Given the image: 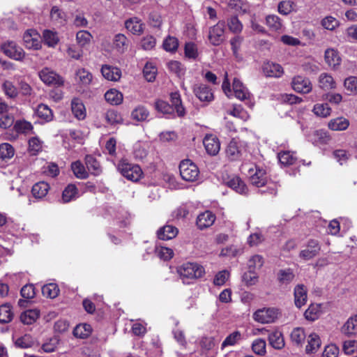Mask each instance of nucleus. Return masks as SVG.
<instances>
[{"label":"nucleus","instance_id":"1","mask_svg":"<svg viewBox=\"0 0 357 357\" xmlns=\"http://www.w3.org/2000/svg\"><path fill=\"white\" fill-rule=\"evenodd\" d=\"M176 273L183 284H190L201 277V268L197 263L186 262L176 268Z\"/></svg>","mask_w":357,"mask_h":357},{"label":"nucleus","instance_id":"2","mask_svg":"<svg viewBox=\"0 0 357 357\" xmlns=\"http://www.w3.org/2000/svg\"><path fill=\"white\" fill-rule=\"evenodd\" d=\"M241 171L246 173L252 185L259 188L267 183L266 172L255 165L243 164Z\"/></svg>","mask_w":357,"mask_h":357},{"label":"nucleus","instance_id":"3","mask_svg":"<svg viewBox=\"0 0 357 357\" xmlns=\"http://www.w3.org/2000/svg\"><path fill=\"white\" fill-rule=\"evenodd\" d=\"M117 169L123 176L133 182L138 181L143 175L139 165L130 163L126 160H121L118 164Z\"/></svg>","mask_w":357,"mask_h":357},{"label":"nucleus","instance_id":"4","mask_svg":"<svg viewBox=\"0 0 357 357\" xmlns=\"http://www.w3.org/2000/svg\"><path fill=\"white\" fill-rule=\"evenodd\" d=\"M40 79L47 86H61L64 84L63 78L52 69L45 67L38 71Z\"/></svg>","mask_w":357,"mask_h":357},{"label":"nucleus","instance_id":"5","mask_svg":"<svg viewBox=\"0 0 357 357\" xmlns=\"http://www.w3.org/2000/svg\"><path fill=\"white\" fill-rule=\"evenodd\" d=\"M180 174L186 181H195L199 176V169L190 160H184L179 165Z\"/></svg>","mask_w":357,"mask_h":357},{"label":"nucleus","instance_id":"6","mask_svg":"<svg viewBox=\"0 0 357 357\" xmlns=\"http://www.w3.org/2000/svg\"><path fill=\"white\" fill-rule=\"evenodd\" d=\"M280 314L279 310L275 307L263 308L257 310L254 314V319L261 324L274 322Z\"/></svg>","mask_w":357,"mask_h":357},{"label":"nucleus","instance_id":"7","mask_svg":"<svg viewBox=\"0 0 357 357\" xmlns=\"http://www.w3.org/2000/svg\"><path fill=\"white\" fill-rule=\"evenodd\" d=\"M246 150L243 142L233 139L226 149V155L229 160L235 161L240 160L245 153Z\"/></svg>","mask_w":357,"mask_h":357},{"label":"nucleus","instance_id":"8","mask_svg":"<svg viewBox=\"0 0 357 357\" xmlns=\"http://www.w3.org/2000/svg\"><path fill=\"white\" fill-rule=\"evenodd\" d=\"M1 49L5 55L16 61H22L25 56L23 49L14 41L4 43L1 45Z\"/></svg>","mask_w":357,"mask_h":357},{"label":"nucleus","instance_id":"9","mask_svg":"<svg viewBox=\"0 0 357 357\" xmlns=\"http://www.w3.org/2000/svg\"><path fill=\"white\" fill-rule=\"evenodd\" d=\"M23 41L27 49L39 50L41 47L40 36L34 29H29L24 33Z\"/></svg>","mask_w":357,"mask_h":357},{"label":"nucleus","instance_id":"10","mask_svg":"<svg viewBox=\"0 0 357 357\" xmlns=\"http://www.w3.org/2000/svg\"><path fill=\"white\" fill-rule=\"evenodd\" d=\"M225 22H219L209 30L208 40L213 45H219L224 40Z\"/></svg>","mask_w":357,"mask_h":357},{"label":"nucleus","instance_id":"11","mask_svg":"<svg viewBox=\"0 0 357 357\" xmlns=\"http://www.w3.org/2000/svg\"><path fill=\"white\" fill-rule=\"evenodd\" d=\"M206 153L210 155H216L220 149V142L216 135H206L202 140Z\"/></svg>","mask_w":357,"mask_h":357},{"label":"nucleus","instance_id":"12","mask_svg":"<svg viewBox=\"0 0 357 357\" xmlns=\"http://www.w3.org/2000/svg\"><path fill=\"white\" fill-rule=\"evenodd\" d=\"M293 89L302 93H309L312 89V85L310 80L300 75L296 76L291 81Z\"/></svg>","mask_w":357,"mask_h":357},{"label":"nucleus","instance_id":"13","mask_svg":"<svg viewBox=\"0 0 357 357\" xmlns=\"http://www.w3.org/2000/svg\"><path fill=\"white\" fill-rule=\"evenodd\" d=\"M321 250V247L316 240H310L307 248L300 252V257L305 260H309L316 257Z\"/></svg>","mask_w":357,"mask_h":357},{"label":"nucleus","instance_id":"14","mask_svg":"<svg viewBox=\"0 0 357 357\" xmlns=\"http://www.w3.org/2000/svg\"><path fill=\"white\" fill-rule=\"evenodd\" d=\"M226 185L241 195H247L248 189L241 178L237 176L229 177L225 181Z\"/></svg>","mask_w":357,"mask_h":357},{"label":"nucleus","instance_id":"15","mask_svg":"<svg viewBox=\"0 0 357 357\" xmlns=\"http://www.w3.org/2000/svg\"><path fill=\"white\" fill-rule=\"evenodd\" d=\"M232 88L236 98L240 100H250L251 94L238 78L233 80Z\"/></svg>","mask_w":357,"mask_h":357},{"label":"nucleus","instance_id":"16","mask_svg":"<svg viewBox=\"0 0 357 357\" xmlns=\"http://www.w3.org/2000/svg\"><path fill=\"white\" fill-rule=\"evenodd\" d=\"M125 26L128 31L134 35L139 36L144 32V24L137 17H130L125 22Z\"/></svg>","mask_w":357,"mask_h":357},{"label":"nucleus","instance_id":"17","mask_svg":"<svg viewBox=\"0 0 357 357\" xmlns=\"http://www.w3.org/2000/svg\"><path fill=\"white\" fill-rule=\"evenodd\" d=\"M262 68L264 73L267 77H280L284 73L282 67L280 64L273 62H265Z\"/></svg>","mask_w":357,"mask_h":357},{"label":"nucleus","instance_id":"18","mask_svg":"<svg viewBox=\"0 0 357 357\" xmlns=\"http://www.w3.org/2000/svg\"><path fill=\"white\" fill-rule=\"evenodd\" d=\"M178 233L177 227L171 225H166L157 231V236L160 240L167 241L175 238Z\"/></svg>","mask_w":357,"mask_h":357},{"label":"nucleus","instance_id":"19","mask_svg":"<svg viewBox=\"0 0 357 357\" xmlns=\"http://www.w3.org/2000/svg\"><path fill=\"white\" fill-rule=\"evenodd\" d=\"M130 41L128 38L122 33L116 34L113 39V48L120 54L124 53L128 48Z\"/></svg>","mask_w":357,"mask_h":357},{"label":"nucleus","instance_id":"20","mask_svg":"<svg viewBox=\"0 0 357 357\" xmlns=\"http://www.w3.org/2000/svg\"><path fill=\"white\" fill-rule=\"evenodd\" d=\"M102 76L109 81L116 82L121 76V70L116 67L103 65L101 68Z\"/></svg>","mask_w":357,"mask_h":357},{"label":"nucleus","instance_id":"21","mask_svg":"<svg viewBox=\"0 0 357 357\" xmlns=\"http://www.w3.org/2000/svg\"><path fill=\"white\" fill-rule=\"evenodd\" d=\"M307 289L303 284H298L294 288V303L297 307L301 308L307 301Z\"/></svg>","mask_w":357,"mask_h":357},{"label":"nucleus","instance_id":"22","mask_svg":"<svg viewBox=\"0 0 357 357\" xmlns=\"http://www.w3.org/2000/svg\"><path fill=\"white\" fill-rule=\"evenodd\" d=\"M268 340L270 345L275 349L280 350L285 345L282 333L279 331L270 332Z\"/></svg>","mask_w":357,"mask_h":357},{"label":"nucleus","instance_id":"23","mask_svg":"<svg viewBox=\"0 0 357 357\" xmlns=\"http://www.w3.org/2000/svg\"><path fill=\"white\" fill-rule=\"evenodd\" d=\"M341 331L347 336L357 334V314L349 317L342 327Z\"/></svg>","mask_w":357,"mask_h":357},{"label":"nucleus","instance_id":"24","mask_svg":"<svg viewBox=\"0 0 357 357\" xmlns=\"http://www.w3.org/2000/svg\"><path fill=\"white\" fill-rule=\"evenodd\" d=\"M72 112L79 120H83L86 117V109L82 102L78 98L73 99L71 102Z\"/></svg>","mask_w":357,"mask_h":357},{"label":"nucleus","instance_id":"25","mask_svg":"<svg viewBox=\"0 0 357 357\" xmlns=\"http://www.w3.org/2000/svg\"><path fill=\"white\" fill-rule=\"evenodd\" d=\"M321 342L318 335L315 333L310 334L307 338V344L305 347L307 354L316 353L321 347Z\"/></svg>","mask_w":357,"mask_h":357},{"label":"nucleus","instance_id":"26","mask_svg":"<svg viewBox=\"0 0 357 357\" xmlns=\"http://www.w3.org/2000/svg\"><path fill=\"white\" fill-rule=\"evenodd\" d=\"M50 189L49 184L46 182H38L32 187L31 192L36 199L45 197Z\"/></svg>","mask_w":357,"mask_h":357},{"label":"nucleus","instance_id":"27","mask_svg":"<svg viewBox=\"0 0 357 357\" xmlns=\"http://www.w3.org/2000/svg\"><path fill=\"white\" fill-rule=\"evenodd\" d=\"M85 163L89 172L91 174L98 176L101 173V166L93 156L91 155H86L85 158Z\"/></svg>","mask_w":357,"mask_h":357},{"label":"nucleus","instance_id":"28","mask_svg":"<svg viewBox=\"0 0 357 357\" xmlns=\"http://www.w3.org/2000/svg\"><path fill=\"white\" fill-rule=\"evenodd\" d=\"M325 61L331 67L335 68L340 63L341 59L336 50L334 49H327L325 51Z\"/></svg>","mask_w":357,"mask_h":357},{"label":"nucleus","instance_id":"29","mask_svg":"<svg viewBox=\"0 0 357 357\" xmlns=\"http://www.w3.org/2000/svg\"><path fill=\"white\" fill-rule=\"evenodd\" d=\"M321 304H311L304 313L305 318L310 321L317 320L321 314Z\"/></svg>","mask_w":357,"mask_h":357},{"label":"nucleus","instance_id":"30","mask_svg":"<svg viewBox=\"0 0 357 357\" xmlns=\"http://www.w3.org/2000/svg\"><path fill=\"white\" fill-rule=\"evenodd\" d=\"M227 114L238 118L244 121L250 119V115L241 105H234L232 108L227 110Z\"/></svg>","mask_w":357,"mask_h":357},{"label":"nucleus","instance_id":"31","mask_svg":"<svg viewBox=\"0 0 357 357\" xmlns=\"http://www.w3.org/2000/svg\"><path fill=\"white\" fill-rule=\"evenodd\" d=\"M319 86L326 91L334 89L335 87V82L331 75L323 73L319 77Z\"/></svg>","mask_w":357,"mask_h":357},{"label":"nucleus","instance_id":"32","mask_svg":"<svg viewBox=\"0 0 357 357\" xmlns=\"http://www.w3.org/2000/svg\"><path fill=\"white\" fill-rule=\"evenodd\" d=\"M40 316V311L38 309L28 310L20 315V320L24 324H31L34 323Z\"/></svg>","mask_w":357,"mask_h":357},{"label":"nucleus","instance_id":"33","mask_svg":"<svg viewBox=\"0 0 357 357\" xmlns=\"http://www.w3.org/2000/svg\"><path fill=\"white\" fill-rule=\"evenodd\" d=\"M105 98L110 104L118 105L123 101V94L118 90L112 89L105 93Z\"/></svg>","mask_w":357,"mask_h":357},{"label":"nucleus","instance_id":"34","mask_svg":"<svg viewBox=\"0 0 357 357\" xmlns=\"http://www.w3.org/2000/svg\"><path fill=\"white\" fill-rule=\"evenodd\" d=\"M78 197V191L76 186L73 184L68 185L62 192L61 200L63 203H68L74 200Z\"/></svg>","mask_w":357,"mask_h":357},{"label":"nucleus","instance_id":"35","mask_svg":"<svg viewBox=\"0 0 357 357\" xmlns=\"http://www.w3.org/2000/svg\"><path fill=\"white\" fill-rule=\"evenodd\" d=\"M349 126V121L344 117L331 119L328 123V128L332 130H344Z\"/></svg>","mask_w":357,"mask_h":357},{"label":"nucleus","instance_id":"36","mask_svg":"<svg viewBox=\"0 0 357 357\" xmlns=\"http://www.w3.org/2000/svg\"><path fill=\"white\" fill-rule=\"evenodd\" d=\"M280 162L285 166H289L295 163L297 160L296 153L291 151H282L278 155Z\"/></svg>","mask_w":357,"mask_h":357},{"label":"nucleus","instance_id":"37","mask_svg":"<svg viewBox=\"0 0 357 357\" xmlns=\"http://www.w3.org/2000/svg\"><path fill=\"white\" fill-rule=\"evenodd\" d=\"M35 112L38 117L45 121H50L52 119V112L51 109L45 104H40L37 107Z\"/></svg>","mask_w":357,"mask_h":357},{"label":"nucleus","instance_id":"38","mask_svg":"<svg viewBox=\"0 0 357 357\" xmlns=\"http://www.w3.org/2000/svg\"><path fill=\"white\" fill-rule=\"evenodd\" d=\"M171 102L174 110H176L178 116H183L185 114V109L181 104L180 94L178 92H173L170 94Z\"/></svg>","mask_w":357,"mask_h":357},{"label":"nucleus","instance_id":"39","mask_svg":"<svg viewBox=\"0 0 357 357\" xmlns=\"http://www.w3.org/2000/svg\"><path fill=\"white\" fill-rule=\"evenodd\" d=\"M149 116V112L144 106L142 105L136 107L131 113L132 119L137 121H146Z\"/></svg>","mask_w":357,"mask_h":357},{"label":"nucleus","instance_id":"40","mask_svg":"<svg viewBox=\"0 0 357 357\" xmlns=\"http://www.w3.org/2000/svg\"><path fill=\"white\" fill-rule=\"evenodd\" d=\"M15 131L22 134H31L33 129L32 124L26 120H18L14 125Z\"/></svg>","mask_w":357,"mask_h":357},{"label":"nucleus","instance_id":"41","mask_svg":"<svg viewBox=\"0 0 357 357\" xmlns=\"http://www.w3.org/2000/svg\"><path fill=\"white\" fill-rule=\"evenodd\" d=\"M71 169L74 175L78 178L84 179L88 177V172L79 160L73 162L71 164Z\"/></svg>","mask_w":357,"mask_h":357},{"label":"nucleus","instance_id":"42","mask_svg":"<svg viewBox=\"0 0 357 357\" xmlns=\"http://www.w3.org/2000/svg\"><path fill=\"white\" fill-rule=\"evenodd\" d=\"M178 47V40L176 37L168 36L162 43L163 49L168 52H176Z\"/></svg>","mask_w":357,"mask_h":357},{"label":"nucleus","instance_id":"43","mask_svg":"<svg viewBox=\"0 0 357 357\" xmlns=\"http://www.w3.org/2000/svg\"><path fill=\"white\" fill-rule=\"evenodd\" d=\"M43 40L48 47H54L58 44L59 38L56 32L45 30L43 31Z\"/></svg>","mask_w":357,"mask_h":357},{"label":"nucleus","instance_id":"44","mask_svg":"<svg viewBox=\"0 0 357 357\" xmlns=\"http://www.w3.org/2000/svg\"><path fill=\"white\" fill-rule=\"evenodd\" d=\"M188 213V210L185 206H179L172 211L170 215V221L177 222L183 220L187 217Z\"/></svg>","mask_w":357,"mask_h":357},{"label":"nucleus","instance_id":"45","mask_svg":"<svg viewBox=\"0 0 357 357\" xmlns=\"http://www.w3.org/2000/svg\"><path fill=\"white\" fill-rule=\"evenodd\" d=\"M294 273L290 268L281 269L278 273V280L282 284H289L294 278Z\"/></svg>","mask_w":357,"mask_h":357},{"label":"nucleus","instance_id":"46","mask_svg":"<svg viewBox=\"0 0 357 357\" xmlns=\"http://www.w3.org/2000/svg\"><path fill=\"white\" fill-rule=\"evenodd\" d=\"M59 292V289L57 284L54 283H50L44 285L42 287V294L47 298H56Z\"/></svg>","mask_w":357,"mask_h":357},{"label":"nucleus","instance_id":"47","mask_svg":"<svg viewBox=\"0 0 357 357\" xmlns=\"http://www.w3.org/2000/svg\"><path fill=\"white\" fill-rule=\"evenodd\" d=\"M91 333V327L89 324H83L77 325L73 330V335L79 338L87 337Z\"/></svg>","mask_w":357,"mask_h":357},{"label":"nucleus","instance_id":"48","mask_svg":"<svg viewBox=\"0 0 357 357\" xmlns=\"http://www.w3.org/2000/svg\"><path fill=\"white\" fill-rule=\"evenodd\" d=\"M291 341L297 344L301 345L303 343L306 335L305 333L304 329L300 327L295 328L291 333L290 335Z\"/></svg>","mask_w":357,"mask_h":357},{"label":"nucleus","instance_id":"49","mask_svg":"<svg viewBox=\"0 0 357 357\" xmlns=\"http://www.w3.org/2000/svg\"><path fill=\"white\" fill-rule=\"evenodd\" d=\"M13 314L8 304L0 306V323H8L13 319Z\"/></svg>","mask_w":357,"mask_h":357},{"label":"nucleus","instance_id":"50","mask_svg":"<svg viewBox=\"0 0 357 357\" xmlns=\"http://www.w3.org/2000/svg\"><path fill=\"white\" fill-rule=\"evenodd\" d=\"M155 253L160 259L167 261L173 257L174 252L171 248L157 245L155 247Z\"/></svg>","mask_w":357,"mask_h":357},{"label":"nucleus","instance_id":"51","mask_svg":"<svg viewBox=\"0 0 357 357\" xmlns=\"http://www.w3.org/2000/svg\"><path fill=\"white\" fill-rule=\"evenodd\" d=\"M76 79L82 85H89L92 80V75L84 68H80L76 72Z\"/></svg>","mask_w":357,"mask_h":357},{"label":"nucleus","instance_id":"52","mask_svg":"<svg viewBox=\"0 0 357 357\" xmlns=\"http://www.w3.org/2000/svg\"><path fill=\"white\" fill-rule=\"evenodd\" d=\"M2 89L5 95L10 98H15L18 96L17 89L10 81L6 80L2 84Z\"/></svg>","mask_w":357,"mask_h":357},{"label":"nucleus","instance_id":"53","mask_svg":"<svg viewBox=\"0 0 357 357\" xmlns=\"http://www.w3.org/2000/svg\"><path fill=\"white\" fill-rule=\"evenodd\" d=\"M15 150L13 146L8 143L0 144V158L6 160L13 157Z\"/></svg>","mask_w":357,"mask_h":357},{"label":"nucleus","instance_id":"54","mask_svg":"<svg viewBox=\"0 0 357 357\" xmlns=\"http://www.w3.org/2000/svg\"><path fill=\"white\" fill-rule=\"evenodd\" d=\"M155 108L158 112L167 115H172L174 112L173 106L162 100H156Z\"/></svg>","mask_w":357,"mask_h":357},{"label":"nucleus","instance_id":"55","mask_svg":"<svg viewBox=\"0 0 357 357\" xmlns=\"http://www.w3.org/2000/svg\"><path fill=\"white\" fill-rule=\"evenodd\" d=\"M143 73L148 82H153L155 79L157 68L152 63L148 62L144 67Z\"/></svg>","mask_w":357,"mask_h":357},{"label":"nucleus","instance_id":"56","mask_svg":"<svg viewBox=\"0 0 357 357\" xmlns=\"http://www.w3.org/2000/svg\"><path fill=\"white\" fill-rule=\"evenodd\" d=\"M312 111L317 116L327 117L331 114V109L327 103H321L316 104Z\"/></svg>","mask_w":357,"mask_h":357},{"label":"nucleus","instance_id":"57","mask_svg":"<svg viewBox=\"0 0 357 357\" xmlns=\"http://www.w3.org/2000/svg\"><path fill=\"white\" fill-rule=\"evenodd\" d=\"M15 344L16 347L26 349L32 347L34 344V340L30 335H24L20 337H18Z\"/></svg>","mask_w":357,"mask_h":357},{"label":"nucleus","instance_id":"58","mask_svg":"<svg viewBox=\"0 0 357 357\" xmlns=\"http://www.w3.org/2000/svg\"><path fill=\"white\" fill-rule=\"evenodd\" d=\"M43 142L38 137H33L29 140V151L31 155H36L42 150Z\"/></svg>","mask_w":357,"mask_h":357},{"label":"nucleus","instance_id":"59","mask_svg":"<svg viewBox=\"0 0 357 357\" xmlns=\"http://www.w3.org/2000/svg\"><path fill=\"white\" fill-rule=\"evenodd\" d=\"M241 339V334L239 331H236L229 334L222 342V349L228 346L235 345Z\"/></svg>","mask_w":357,"mask_h":357},{"label":"nucleus","instance_id":"60","mask_svg":"<svg viewBox=\"0 0 357 357\" xmlns=\"http://www.w3.org/2000/svg\"><path fill=\"white\" fill-rule=\"evenodd\" d=\"M92 38L91 34L85 30H81L76 34V40L80 47H84L89 44Z\"/></svg>","mask_w":357,"mask_h":357},{"label":"nucleus","instance_id":"61","mask_svg":"<svg viewBox=\"0 0 357 357\" xmlns=\"http://www.w3.org/2000/svg\"><path fill=\"white\" fill-rule=\"evenodd\" d=\"M156 45V38L151 35H146L141 39L140 46L144 50H151Z\"/></svg>","mask_w":357,"mask_h":357},{"label":"nucleus","instance_id":"62","mask_svg":"<svg viewBox=\"0 0 357 357\" xmlns=\"http://www.w3.org/2000/svg\"><path fill=\"white\" fill-rule=\"evenodd\" d=\"M227 26L234 33H239L243 29V24L236 16H232L228 19Z\"/></svg>","mask_w":357,"mask_h":357},{"label":"nucleus","instance_id":"63","mask_svg":"<svg viewBox=\"0 0 357 357\" xmlns=\"http://www.w3.org/2000/svg\"><path fill=\"white\" fill-rule=\"evenodd\" d=\"M344 86L349 94H357V77L351 76L345 79Z\"/></svg>","mask_w":357,"mask_h":357},{"label":"nucleus","instance_id":"64","mask_svg":"<svg viewBox=\"0 0 357 357\" xmlns=\"http://www.w3.org/2000/svg\"><path fill=\"white\" fill-rule=\"evenodd\" d=\"M263 264V257L261 255H255L249 259L248 266L249 270L255 271L256 269H259Z\"/></svg>","mask_w":357,"mask_h":357}]
</instances>
